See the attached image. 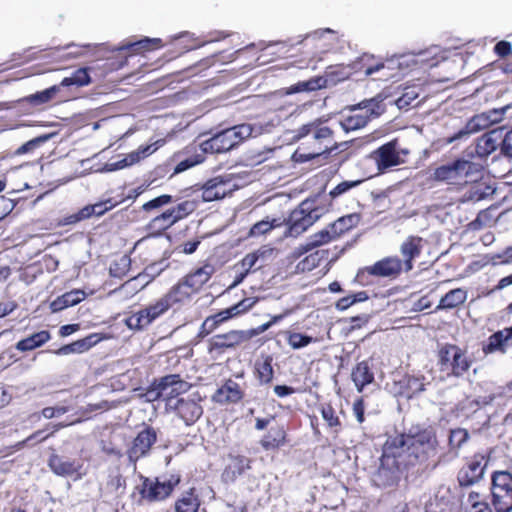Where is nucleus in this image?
<instances>
[{
  "label": "nucleus",
  "mask_w": 512,
  "mask_h": 512,
  "mask_svg": "<svg viewBox=\"0 0 512 512\" xmlns=\"http://www.w3.org/2000/svg\"><path fill=\"white\" fill-rule=\"evenodd\" d=\"M68 412V407L65 406H56V407H45L42 410V416L46 419H52L55 417H60L61 415Z\"/></svg>",
  "instance_id": "338daca9"
},
{
  "label": "nucleus",
  "mask_w": 512,
  "mask_h": 512,
  "mask_svg": "<svg viewBox=\"0 0 512 512\" xmlns=\"http://www.w3.org/2000/svg\"><path fill=\"white\" fill-rule=\"evenodd\" d=\"M483 166L480 163L456 159L437 167L433 172L436 181L463 187L482 178Z\"/></svg>",
  "instance_id": "7ed1b4c3"
},
{
  "label": "nucleus",
  "mask_w": 512,
  "mask_h": 512,
  "mask_svg": "<svg viewBox=\"0 0 512 512\" xmlns=\"http://www.w3.org/2000/svg\"><path fill=\"white\" fill-rule=\"evenodd\" d=\"M469 435L465 429L452 430L449 436V444L452 449L458 450L467 441Z\"/></svg>",
  "instance_id": "864d4df0"
},
{
  "label": "nucleus",
  "mask_w": 512,
  "mask_h": 512,
  "mask_svg": "<svg viewBox=\"0 0 512 512\" xmlns=\"http://www.w3.org/2000/svg\"><path fill=\"white\" fill-rule=\"evenodd\" d=\"M332 131L326 126L317 122L305 124L293 131L292 140L299 141L307 139L296 150L295 155L301 160L313 159L329 149Z\"/></svg>",
  "instance_id": "f03ea898"
},
{
  "label": "nucleus",
  "mask_w": 512,
  "mask_h": 512,
  "mask_svg": "<svg viewBox=\"0 0 512 512\" xmlns=\"http://www.w3.org/2000/svg\"><path fill=\"white\" fill-rule=\"evenodd\" d=\"M509 346L505 330L494 333L488 338L487 344L483 350L486 354L493 353L495 351H505V348Z\"/></svg>",
  "instance_id": "58836bf2"
},
{
  "label": "nucleus",
  "mask_w": 512,
  "mask_h": 512,
  "mask_svg": "<svg viewBox=\"0 0 512 512\" xmlns=\"http://www.w3.org/2000/svg\"><path fill=\"white\" fill-rule=\"evenodd\" d=\"M162 144L163 141L158 140L154 143L140 146L137 150L128 153L121 160L112 163H106L103 167V170L106 172H113L137 164L141 160L152 155Z\"/></svg>",
  "instance_id": "9b49d317"
},
{
  "label": "nucleus",
  "mask_w": 512,
  "mask_h": 512,
  "mask_svg": "<svg viewBox=\"0 0 512 512\" xmlns=\"http://www.w3.org/2000/svg\"><path fill=\"white\" fill-rule=\"evenodd\" d=\"M170 307L168 300L162 296L155 303L129 316L126 319V325L130 329L142 330L167 312Z\"/></svg>",
  "instance_id": "1a4fd4ad"
},
{
  "label": "nucleus",
  "mask_w": 512,
  "mask_h": 512,
  "mask_svg": "<svg viewBox=\"0 0 512 512\" xmlns=\"http://www.w3.org/2000/svg\"><path fill=\"white\" fill-rule=\"evenodd\" d=\"M461 348L453 344H445L439 350V361L443 367L448 368L452 359L456 356Z\"/></svg>",
  "instance_id": "49530a36"
},
{
  "label": "nucleus",
  "mask_w": 512,
  "mask_h": 512,
  "mask_svg": "<svg viewBox=\"0 0 512 512\" xmlns=\"http://www.w3.org/2000/svg\"><path fill=\"white\" fill-rule=\"evenodd\" d=\"M326 86V79L316 77L308 81L298 82L285 90L286 95L295 94L304 91H315Z\"/></svg>",
  "instance_id": "f704fd0d"
},
{
  "label": "nucleus",
  "mask_w": 512,
  "mask_h": 512,
  "mask_svg": "<svg viewBox=\"0 0 512 512\" xmlns=\"http://www.w3.org/2000/svg\"><path fill=\"white\" fill-rule=\"evenodd\" d=\"M470 366L471 361L466 357L465 352L460 349L454 359H452L448 368H451V372L454 376L460 377L469 370Z\"/></svg>",
  "instance_id": "a19ab883"
},
{
  "label": "nucleus",
  "mask_w": 512,
  "mask_h": 512,
  "mask_svg": "<svg viewBox=\"0 0 512 512\" xmlns=\"http://www.w3.org/2000/svg\"><path fill=\"white\" fill-rule=\"evenodd\" d=\"M503 132L504 127H498L482 135L476 145V154L480 157H487L493 153L500 145Z\"/></svg>",
  "instance_id": "a211bd4d"
},
{
  "label": "nucleus",
  "mask_w": 512,
  "mask_h": 512,
  "mask_svg": "<svg viewBox=\"0 0 512 512\" xmlns=\"http://www.w3.org/2000/svg\"><path fill=\"white\" fill-rule=\"evenodd\" d=\"M422 250V238L409 237L400 246V252L404 257V266L406 271L413 268L412 260L418 257Z\"/></svg>",
  "instance_id": "5701e85b"
},
{
  "label": "nucleus",
  "mask_w": 512,
  "mask_h": 512,
  "mask_svg": "<svg viewBox=\"0 0 512 512\" xmlns=\"http://www.w3.org/2000/svg\"><path fill=\"white\" fill-rule=\"evenodd\" d=\"M50 338V333L46 330H43L18 341L15 347L17 350L22 352L31 351L33 349L41 347L43 344L48 342Z\"/></svg>",
  "instance_id": "2f4dec72"
},
{
  "label": "nucleus",
  "mask_w": 512,
  "mask_h": 512,
  "mask_svg": "<svg viewBox=\"0 0 512 512\" xmlns=\"http://www.w3.org/2000/svg\"><path fill=\"white\" fill-rule=\"evenodd\" d=\"M323 208L314 205L313 201H303L293 210L288 219L290 236H298L312 226L323 214Z\"/></svg>",
  "instance_id": "39448f33"
},
{
  "label": "nucleus",
  "mask_w": 512,
  "mask_h": 512,
  "mask_svg": "<svg viewBox=\"0 0 512 512\" xmlns=\"http://www.w3.org/2000/svg\"><path fill=\"white\" fill-rule=\"evenodd\" d=\"M403 467L425 462L435 452L436 439L430 430L398 435L387 441Z\"/></svg>",
  "instance_id": "f257e3e1"
},
{
  "label": "nucleus",
  "mask_w": 512,
  "mask_h": 512,
  "mask_svg": "<svg viewBox=\"0 0 512 512\" xmlns=\"http://www.w3.org/2000/svg\"><path fill=\"white\" fill-rule=\"evenodd\" d=\"M71 78L75 86H85L88 85L91 81L87 68H80L76 70Z\"/></svg>",
  "instance_id": "e2e57ef3"
},
{
  "label": "nucleus",
  "mask_w": 512,
  "mask_h": 512,
  "mask_svg": "<svg viewBox=\"0 0 512 512\" xmlns=\"http://www.w3.org/2000/svg\"><path fill=\"white\" fill-rule=\"evenodd\" d=\"M175 222L185 218L195 210V204L192 201H184L176 207L169 209Z\"/></svg>",
  "instance_id": "09e8293b"
},
{
  "label": "nucleus",
  "mask_w": 512,
  "mask_h": 512,
  "mask_svg": "<svg viewBox=\"0 0 512 512\" xmlns=\"http://www.w3.org/2000/svg\"><path fill=\"white\" fill-rule=\"evenodd\" d=\"M49 466L55 474L60 476H71L78 473L80 468V465L75 461L64 459L58 455L50 457Z\"/></svg>",
  "instance_id": "c85d7f7f"
},
{
  "label": "nucleus",
  "mask_w": 512,
  "mask_h": 512,
  "mask_svg": "<svg viewBox=\"0 0 512 512\" xmlns=\"http://www.w3.org/2000/svg\"><path fill=\"white\" fill-rule=\"evenodd\" d=\"M86 297L83 290H72L56 298L50 305L53 312L61 311L67 307L77 305Z\"/></svg>",
  "instance_id": "bb28decb"
},
{
  "label": "nucleus",
  "mask_w": 512,
  "mask_h": 512,
  "mask_svg": "<svg viewBox=\"0 0 512 512\" xmlns=\"http://www.w3.org/2000/svg\"><path fill=\"white\" fill-rule=\"evenodd\" d=\"M172 202V197L170 195L164 194L158 196L146 203L143 204L142 209L144 211H150L152 209L160 208L164 205H167Z\"/></svg>",
  "instance_id": "052dcab7"
},
{
  "label": "nucleus",
  "mask_w": 512,
  "mask_h": 512,
  "mask_svg": "<svg viewBox=\"0 0 512 512\" xmlns=\"http://www.w3.org/2000/svg\"><path fill=\"white\" fill-rule=\"evenodd\" d=\"M409 151L401 148L396 140L390 141L374 152V158L379 170H385L405 162Z\"/></svg>",
  "instance_id": "9d476101"
},
{
  "label": "nucleus",
  "mask_w": 512,
  "mask_h": 512,
  "mask_svg": "<svg viewBox=\"0 0 512 512\" xmlns=\"http://www.w3.org/2000/svg\"><path fill=\"white\" fill-rule=\"evenodd\" d=\"M199 506L198 496L195 495L193 489H190L175 502V512H197Z\"/></svg>",
  "instance_id": "72a5a7b5"
},
{
  "label": "nucleus",
  "mask_w": 512,
  "mask_h": 512,
  "mask_svg": "<svg viewBox=\"0 0 512 512\" xmlns=\"http://www.w3.org/2000/svg\"><path fill=\"white\" fill-rule=\"evenodd\" d=\"M321 414L329 427H336L340 424L338 417L335 415L334 409L330 405L323 406Z\"/></svg>",
  "instance_id": "680f3d73"
},
{
  "label": "nucleus",
  "mask_w": 512,
  "mask_h": 512,
  "mask_svg": "<svg viewBox=\"0 0 512 512\" xmlns=\"http://www.w3.org/2000/svg\"><path fill=\"white\" fill-rule=\"evenodd\" d=\"M155 441L156 433L154 430L147 428L139 432L129 450L130 460L135 462L140 457L146 455Z\"/></svg>",
  "instance_id": "f3484780"
},
{
  "label": "nucleus",
  "mask_w": 512,
  "mask_h": 512,
  "mask_svg": "<svg viewBox=\"0 0 512 512\" xmlns=\"http://www.w3.org/2000/svg\"><path fill=\"white\" fill-rule=\"evenodd\" d=\"M142 275H138L124 284H122L118 289H115L113 294H125L126 296H131L142 290L147 284L148 281L142 282Z\"/></svg>",
  "instance_id": "ea45409f"
},
{
  "label": "nucleus",
  "mask_w": 512,
  "mask_h": 512,
  "mask_svg": "<svg viewBox=\"0 0 512 512\" xmlns=\"http://www.w3.org/2000/svg\"><path fill=\"white\" fill-rule=\"evenodd\" d=\"M328 257V251L326 250H318L315 253L308 255L301 263L302 270L308 269L311 270L317 267L320 264V261L323 258Z\"/></svg>",
  "instance_id": "3c124183"
},
{
  "label": "nucleus",
  "mask_w": 512,
  "mask_h": 512,
  "mask_svg": "<svg viewBox=\"0 0 512 512\" xmlns=\"http://www.w3.org/2000/svg\"><path fill=\"white\" fill-rule=\"evenodd\" d=\"M314 341L315 340L312 337L296 332L291 333L288 337V344L293 349H300L306 347Z\"/></svg>",
  "instance_id": "4d7b16f0"
},
{
  "label": "nucleus",
  "mask_w": 512,
  "mask_h": 512,
  "mask_svg": "<svg viewBox=\"0 0 512 512\" xmlns=\"http://www.w3.org/2000/svg\"><path fill=\"white\" fill-rule=\"evenodd\" d=\"M467 299V291L457 288L446 293L439 301L436 310L453 309L463 304Z\"/></svg>",
  "instance_id": "c756f323"
},
{
  "label": "nucleus",
  "mask_w": 512,
  "mask_h": 512,
  "mask_svg": "<svg viewBox=\"0 0 512 512\" xmlns=\"http://www.w3.org/2000/svg\"><path fill=\"white\" fill-rule=\"evenodd\" d=\"M49 138H50V135H42V136L36 137V138L24 143L23 145H21L17 149V154H24V153L30 152V151L36 149L37 147H39L41 144L45 143L47 140H49Z\"/></svg>",
  "instance_id": "bf43d9fd"
},
{
  "label": "nucleus",
  "mask_w": 512,
  "mask_h": 512,
  "mask_svg": "<svg viewBox=\"0 0 512 512\" xmlns=\"http://www.w3.org/2000/svg\"><path fill=\"white\" fill-rule=\"evenodd\" d=\"M250 461L243 456H232L229 459L223 477L226 481H234L238 476L242 475L245 470L250 468Z\"/></svg>",
  "instance_id": "cd10ccee"
},
{
  "label": "nucleus",
  "mask_w": 512,
  "mask_h": 512,
  "mask_svg": "<svg viewBox=\"0 0 512 512\" xmlns=\"http://www.w3.org/2000/svg\"><path fill=\"white\" fill-rule=\"evenodd\" d=\"M243 392L233 380H227L213 395V400L220 404L235 403L242 399Z\"/></svg>",
  "instance_id": "412c9836"
},
{
  "label": "nucleus",
  "mask_w": 512,
  "mask_h": 512,
  "mask_svg": "<svg viewBox=\"0 0 512 512\" xmlns=\"http://www.w3.org/2000/svg\"><path fill=\"white\" fill-rule=\"evenodd\" d=\"M354 218V215H348L346 217H341L338 220H336L334 223L330 225V227L332 228V233L339 237L345 231L351 229L354 224Z\"/></svg>",
  "instance_id": "8fccbe9b"
},
{
  "label": "nucleus",
  "mask_w": 512,
  "mask_h": 512,
  "mask_svg": "<svg viewBox=\"0 0 512 512\" xmlns=\"http://www.w3.org/2000/svg\"><path fill=\"white\" fill-rule=\"evenodd\" d=\"M213 273L214 267L210 264H205L188 274L183 280L186 282L188 288H191L195 293L209 281Z\"/></svg>",
  "instance_id": "b1692460"
},
{
  "label": "nucleus",
  "mask_w": 512,
  "mask_h": 512,
  "mask_svg": "<svg viewBox=\"0 0 512 512\" xmlns=\"http://www.w3.org/2000/svg\"><path fill=\"white\" fill-rule=\"evenodd\" d=\"M143 397L148 402H154V401H156V400H158L160 398H163L161 381H159V383L154 384L153 386H151V388H149L146 391V393L143 395Z\"/></svg>",
  "instance_id": "69168bd1"
},
{
  "label": "nucleus",
  "mask_w": 512,
  "mask_h": 512,
  "mask_svg": "<svg viewBox=\"0 0 512 512\" xmlns=\"http://www.w3.org/2000/svg\"><path fill=\"white\" fill-rule=\"evenodd\" d=\"M259 262L257 256L254 252L247 254L237 265L236 267L240 269L241 274L240 277L234 282V286L242 282L245 276L249 273V271L256 266Z\"/></svg>",
  "instance_id": "c03bdc74"
},
{
  "label": "nucleus",
  "mask_w": 512,
  "mask_h": 512,
  "mask_svg": "<svg viewBox=\"0 0 512 512\" xmlns=\"http://www.w3.org/2000/svg\"><path fill=\"white\" fill-rule=\"evenodd\" d=\"M501 151L507 155L512 156V130L504 128L503 137L500 140Z\"/></svg>",
  "instance_id": "0e129e2a"
},
{
  "label": "nucleus",
  "mask_w": 512,
  "mask_h": 512,
  "mask_svg": "<svg viewBox=\"0 0 512 512\" xmlns=\"http://www.w3.org/2000/svg\"><path fill=\"white\" fill-rule=\"evenodd\" d=\"M251 335H247L244 331L233 330L225 334H218L212 337L211 346L215 349L232 348L246 339Z\"/></svg>",
  "instance_id": "4be33fe9"
},
{
  "label": "nucleus",
  "mask_w": 512,
  "mask_h": 512,
  "mask_svg": "<svg viewBox=\"0 0 512 512\" xmlns=\"http://www.w3.org/2000/svg\"><path fill=\"white\" fill-rule=\"evenodd\" d=\"M489 117L484 113L474 116L467 124L465 129L460 130L453 137H451L448 142L452 143L456 140L462 139L465 136H468L472 133L487 129L490 127Z\"/></svg>",
  "instance_id": "a878e982"
},
{
  "label": "nucleus",
  "mask_w": 512,
  "mask_h": 512,
  "mask_svg": "<svg viewBox=\"0 0 512 512\" xmlns=\"http://www.w3.org/2000/svg\"><path fill=\"white\" fill-rule=\"evenodd\" d=\"M173 217L174 216H172L170 210L168 209L161 215L152 219V221L149 224V228L151 230L157 231L166 230L176 223Z\"/></svg>",
  "instance_id": "37998d69"
},
{
  "label": "nucleus",
  "mask_w": 512,
  "mask_h": 512,
  "mask_svg": "<svg viewBox=\"0 0 512 512\" xmlns=\"http://www.w3.org/2000/svg\"><path fill=\"white\" fill-rule=\"evenodd\" d=\"M336 238H337V236L334 235V233H332V228L329 226V227L313 234L310 237L309 241L303 247V250L305 252H308L311 249L321 246L323 244H326Z\"/></svg>",
  "instance_id": "c9c22d12"
},
{
  "label": "nucleus",
  "mask_w": 512,
  "mask_h": 512,
  "mask_svg": "<svg viewBox=\"0 0 512 512\" xmlns=\"http://www.w3.org/2000/svg\"><path fill=\"white\" fill-rule=\"evenodd\" d=\"M256 370L262 382H270L273 378L272 358L268 356L263 361L257 362Z\"/></svg>",
  "instance_id": "de8ad7c7"
},
{
  "label": "nucleus",
  "mask_w": 512,
  "mask_h": 512,
  "mask_svg": "<svg viewBox=\"0 0 512 512\" xmlns=\"http://www.w3.org/2000/svg\"><path fill=\"white\" fill-rule=\"evenodd\" d=\"M281 225H282V222L279 219L266 218L262 221L255 223L251 227V229L249 231V235L251 237L261 236V235H264V234L268 233L269 231H271L272 229L279 227Z\"/></svg>",
  "instance_id": "79ce46f5"
},
{
  "label": "nucleus",
  "mask_w": 512,
  "mask_h": 512,
  "mask_svg": "<svg viewBox=\"0 0 512 512\" xmlns=\"http://www.w3.org/2000/svg\"><path fill=\"white\" fill-rule=\"evenodd\" d=\"M169 408L177 411L179 417L186 425L196 422L202 415L203 410L196 399H177L175 403H169Z\"/></svg>",
  "instance_id": "4468645a"
},
{
  "label": "nucleus",
  "mask_w": 512,
  "mask_h": 512,
  "mask_svg": "<svg viewBox=\"0 0 512 512\" xmlns=\"http://www.w3.org/2000/svg\"><path fill=\"white\" fill-rule=\"evenodd\" d=\"M351 377L358 392H362L363 388L374 380V375L366 362L358 363L352 370Z\"/></svg>",
  "instance_id": "7c9ffc66"
},
{
  "label": "nucleus",
  "mask_w": 512,
  "mask_h": 512,
  "mask_svg": "<svg viewBox=\"0 0 512 512\" xmlns=\"http://www.w3.org/2000/svg\"><path fill=\"white\" fill-rule=\"evenodd\" d=\"M100 339L101 338L99 337L98 334H91L83 339L77 340L73 342L74 351H76V353H83L89 350L95 344H97L100 341Z\"/></svg>",
  "instance_id": "5fc2aeb1"
},
{
  "label": "nucleus",
  "mask_w": 512,
  "mask_h": 512,
  "mask_svg": "<svg viewBox=\"0 0 512 512\" xmlns=\"http://www.w3.org/2000/svg\"><path fill=\"white\" fill-rule=\"evenodd\" d=\"M161 387L163 399L169 408V403H175L176 397L187 392L190 388L189 383L183 381L179 375L173 374L161 378Z\"/></svg>",
  "instance_id": "2eb2a0df"
},
{
  "label": "nucleus",
  "mask_w": 512,
  "mask_h": 512,
  "mask_svg": "<svg viewBox=\"0 0 512 512\" xmlns=\"http://www.w3.org/2000/svg\"><path fill=\"white\" fill-rule=\"evenodd\" d=\"M402 270V261L397 257L383 258L373 265L366 267L368 274L377 277H397Z\"/></svg>",
  "instance_id": "dca6fc26"
},
{
  "label": "nucleus",
  "mask_w": 512,
  "mask_h": 512,
  "mask_svg": "<svg viewBox=\"0 0 512 512\" xmlns=\"http://www.w3.org/2000/svg\"><path fill=\"white\" fill-rule=\"evenodd\" d=\"M494 51L500 57H505L511 53L512 46L510 42L500 41L495 45Z\"/></svg>",
  "instance_id": "774afa93"
},
{
  "label": "nucleus",
  "mask_w": 512,
  "mask_h": 512,
  "mask_svg": "<svg viewBox=\"0 0 512 512\" xmlns=\"http://www.w3.org/2000/svg\"><path fill=\"white\" fill-rule=\"evenodd\" d=\"M235 189V185L223 177H215L206 182L202 188L201 199L203 202H211L224 198Z\"/></svg>",
  "instance_id": "f8f14e48"
},
{
  "label": "nucleus",
  "mask_w": 512,
  "mask_h": 512,
  "mask_svg": "<svg viewBox=\"0 0 512 512\" xmlns=\"http://www.w3.org/2000/svg\"><path fill=\"white\" fill-rule=\"evenodd\" d=\"M219 313L207 317L201 325L200 334L206 336L215 330L223 320L220 318Z\"/></svg>",
  "instance_id": "13d9d810"
},
{
  "label": "nucleus",
  "mask_w": 512,
  "mask_h": 512,
  "mask_svg": "<svg viewBox=\"0 0 512 512\" xmlns=\"http://www.w3.org/2000/svg\"><path fill=\"white\" fill-rule=\"evenodd\" d=\"M162 47V40L160 38H144L138 42L130 44L127 48H134L135 51L139 50H154Z\"/></svg>",
  "instance_id": "603ef678"
},
{
  "label": "nucleus",
  "mask_w": 512,
  "mask_h": 512,
  "mask_svg": "<svg viewBox=\"0 0 512 512\" xmlns=\"http://www.w3.org/2000/svg\"><path fill=\"white\" fill-rule=\"evenodd\" d=\"M487 461L484 455L477 454L470 460L468 465L462 468L458 474V481L461 486H470L482 479Z\"/></svg>",
  "instance_id": "ddd939ff"
},
{
  "label": "nucleus",
  "mask_w": 512,
  "mask_h": 512,
  "mask_svg": "<svg viewBox=\"0 0 512 512\" xmlns=\"http://www.w3.org/2000/svg\"><path fill=\"white\" fill-rule=\"evenodd\" d=\"M257 301L258 299L255 297L245 298L227 310L230 316L233 317L250 310L257 303Z\"/></svg>",
  "instance_id": "6e6d98bb"
},
{
  "label": "nucleus",
  "mask_w": 512,
  "mask_h": 512,
  "mask_svg": "<svg viewBox=\"0 0 512 512\" xmlns=\"http://www.w3.org/2000/svg\"><path fill=\"white\" fill-rule=\"evenodd\" d=\"M400 467L399 458L394 455V451L386 442L384 452L380 459V465L373 475V481L377 486H389L395 483L397 473Z\"/></svg>",
  "instance_id": "0eeeda50"
},
{
  "label": "nucleus",
  "mask_w": 512,
  "mask_h": 512,
  "mask_svg": "<svg viewBox=\"0 0 512 512\" xmlns=\"http://www.w3.org/2000/svg\"><path fill=\"white\" fill-rule=\"evenodd\" d=\"M179 482L180 477L178 475H171L169 478H156L155 480L145 478L140 493L144 499L150 502L161 501L171 494Z\"/></svg>",
  "instance_id": "6e6552de"
},
{
  "label": "nucleus",
  "mask_w": 512,
  "mask_h": 512,
  "mask_svg": "<svg viewBox=\"0 0 512 512\" xmlns=\"http://www.w3.org/2000/svg\"><path fill=\"white\" fill-rule=\"evenodd\" d=\"M200 148L204 153H224L231 150V143L223 130L210 139L203 141L200 144Z\"/></svg>",
  "instance_id": "393cba45"
},
{
  "label": "nucleus",
  "mask_w": 512,
  "mask_h": 512,
  "mask_svg": "<svg viewBox=\"0 0 512 512\" xmlns=\"http://www.w3.org/2000/svg\"><path fill=\"white\" fill-rule=\"evenodd\" d=\"M284 441V432L281 429L271 430L262 440L261 445L264 449L269 450L279 447Z\"/></svg>",
  "instance_id": "a18cd8bd"
},
{
  "label": "nucleus",
  "mask_w": 512,
  "mask_h": 512,
  "mask_svg": "<svg viewBox=\"0 0 512 512\" xmlns=\"http://www.w3.org/2000/svg\"><path fill=\"white\" fill-rule=\"evenodd\" d=\"M229 142L231 143V149L243 142L244 140L257 136L262 133V129L258 125H252L249 123H243L236 125L232 128L224 130Z\"/></svg>",
  "instance_id": "aec40b11"
},
{
  "label": "nucleus",
  "mask_w": 512,
  "mask_h": 512,
  "mask_svg": "<svg viewBox=\"0 0 512 512\" xmlns=\"http://www.w3.org/2000/svg\"><path fill=\"white\" fill-rule=\"evenodd\" d=\"M60 91V86L54 85L43 91L36 92L24 98V101L32 105H42L51 101Z\"/></svg>",
  "instance_id": "4c0bfd02"
},
{
  "label": "nucleus",
  "mask_w": 512,
  "mask_h": 512,
  "mask_svg": "<svg viewBox=\"0 0 512 512\" xmlns=\"http://www.w3.org/2000/svg\"><path fill=\"white\" fill-rule=\"evenodd\" d=\"M464 512H492V510L479 493L470 492L464 502Z\"/></svg>",
  "instance_id": "e433bc0d"
},
{
  "label": "nucleus",
  "mask_w": 512,
  "mask_h": 512,
  "mask_svg": "<svg viewBox=\"0 0 512 512\" xmlns=\"http://www.w3.org/2000/svg\"><path fill=\"white\" fill-rule=\"evenodd\" d=\"M193 293L191 288H188L186 285V282L182 280L177 285L173 286L163 297L168 300V303L172 307L174 304L187 301Z\"/></svg>",
  "instance_id": "473e14b6"
},
{
  "label": "nucleus",
  "mask_w": 512,
  "mask_h": 512,
  "mask_svg": "<svg viewBox=\"0 0 512 512\" xmlns=\"http://www.w3.org/2000/svg\"><path fill=\"white\" fill-rule=\"evenodd\" d=\"M383 112L384 107L379 96L366 99L352 106L348 114L342 116L339 124L346 132L355 131L365 127L371 116H379Z\"/></svg>",
  "instance_id": "20e7f679"
},
{
  "label": "nucleus",
  "mask_w": 512,
  "mask_h": 512,
  "mask_svg": "<svg viewBox=\"0 0 512 512\" xmlns=\"http://www.w3.org/2000/svg\"><path fill=\"white\" fill-rule=\"evenodd\" d=\"M492 505L496 512H512V475L497 471L492 477Z\"/></svg>",
  "instance_id": "423d86ee"
},
{
  "label": "nucleus",
  "mask_w": 512,
  "mask_h": 512,
  "mask_svg": "<svg viewBox=\"0 0 512 512\" xmlns=\"http://www.w3.org/2000/svg\"><path fill=\"white\" fill-rule=\"evenodd\" d=\"M229 142L231 143V149L243 142L244 140L257 136L262 133V129L258 125H252L249 123H243L236 125L232 128L224 130Z\"/></svg>",
  "instance_id": "6ab92c4d"
}]
</instances>
